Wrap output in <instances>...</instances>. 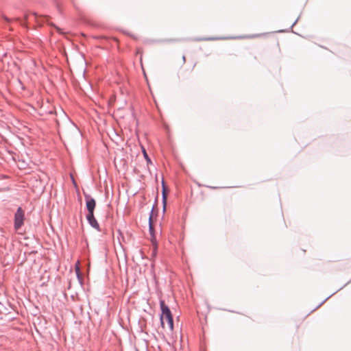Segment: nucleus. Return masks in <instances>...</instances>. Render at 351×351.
Masks as SVG:
<instances>
[{
	"instance_id": "obj_1",
	"label": "nucleus",
	"mask_w": 351,
	"mask_h": 351,
	"mask_svg": "<svg viewBox=\"0 0 351 351\" xmlns=\"http://www.w3.org/2000/svg\"><path fill=\"white\" fill-rule=\"evenodd\" d=\"M160 308L162 311L160 317L161 325L163 328L172 331L173 329V321L171 311L162 300L160 301Z\"/></svg>"
},
{
	"instance_id": "obj_2",
	"label": "nucleus",
	"mask_w": 351,
	"mask_h": 351,
	"mask_svg": "<svg viewBox=\"0 0 351 351\" xmlns=\"http://www.w3.org/2000/svg\"><path fill=\"white\" fill-rule=\"evenodd\" d=\"M86 205V208L88 211V213L86 216L87 220L89 222L90 225L95 228L96 230H99V226L97 223V220L94 217V210L96 206L95 200L89 195L85 196Z\"/></svg>"
},
{
	"instance_id": "obj_3",
	"label": "nucleus",
	"mask_w": 351,
	"mask_h": 351,
	"mask_svg": "<svg viewBox=\"0 0 351 351\" xmlns=\"http://www.w3.org/2000/svg\"><path fill=\"white\" fill-rule=\"evenodd\" d=\"M25 219V213L23 210L19 207L18 208L14 215V228L16 230L19 229L23 224Z\"/></svg>"
},
{
	"instance_id": "obj_4",
	"label": "nucleus",
	"mask_w": 351,
	"mask_h": 351,
	"mask_svg": "<svg viewBox=\"0 0 351 351\" xmlns=\"http://www.w3.org/2000/svg\"><path fill=\"white\" fill-rule=\"evenodd\" d=\"M149 233L151 235V241L152 244L154 245L155 247H156V237L154 235V226H153V222H152V214L150 215L149 218Z\"/></svg>"
},
{
	"instance_id": "obj_5",
	"label": "nucleus",
	"mask_w": 351,
	"mask_h": 351,
	"mask_svg": "<svg viewBox=\"0 0 351 351\" xmlns=\"http://www.w3.org/2000/svg\"><path fill=\"white\" fill-rule=\"evenodd\" d=\"M162 199H163V205H164V208H165V206H166V203H167V194H166V191H165V189H163V191H162Z\"/></svg>"
},
{
	"instance_id": "obj_6",
	"label": "nucleus",
	"mask_w": 351,
	"mask_h": 351,
	"mask_svg": "<svg viewBox=\"0 0 351 351\" xmlns=\"http://www.w3.org/2000/svg\"><path fill=\"white\" fill-rule=\"evenodd\" d=\"M143 153L144 157H145V158L146 159V160H147V163H148V164H149V163H151V162H151V160H150V158H149V156H148V155H147V152H146V151H145V149H143Z\"/></svg>"
},
{
	"instance_id": "obj_7",
	"label": "nucleus",
	"mask_w": 351,
	"mask_h": 351,
	"mask_svg": "<svg viewBox=\"0 0 351 351\" xmlns=\"http://www.w3.org/2000/svg\"><path fill=\"white\" fill-rule=\"evenodd\" d=\"M75 270L77 273L80 272L79 262H77V263L75 265Z\"/></svg>"
},
{
	"instance_id": "obj_8",
	"label": "nucleus",
	"mask_w": 351,
	"mask_h": 351,
	"mask_svg": "<svg viewBox=\"0 0 351 351\" xmlns=\"http://www.w3.org/2000/svg\"><path fill=\"white\" fill-rule=\"evenodd\" d=\"M182 60H183V64H184L186 62V57L184 56H182Z\"/></svg>"
},
{
	"instance_id": "obj_9",
	"label": "nucleus",
	"mask_w": 351,
	"mask_h": 351,
	"mask_svg": "<svg viewBox=\"0 0 351 351\" xmlns=\"http://www.w3.org/2000/svg\"><path fill=\"white\" fill-rule=\"evenodd\" d=\"M56 28L57 29V30H58V32H60V33H62V32H61V30H60V28H58V27H56Z\"/></svg>"
}]
</instances>
